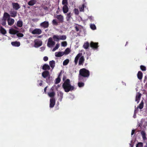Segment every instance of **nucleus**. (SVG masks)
Segmentation results:
<instances>
[{"mask_svg": "<svg viewBox=\"0 0 147 147\" xmlns=\"http://www.w3.org/2000/svg\"><path fill=\"white\" fill-rule=\"evenodd\" d=\"M90 75L89 71L85 68L80 69L78 76V79L80 81H85L86 78H88Z\"/></svg>", "mask_w": 147, "mask_h": 147, "instance_id": "obj_1", "label": "nucleus"}, {"mask_svg": "<svg viewBox=\"0 0 147 147\" xmlns=\"http://www.w3.org/2000/svg\"><path fill=\"white\" fill-rule=\"evenodd\" d=\"M63 88L66 92H68L70 91H72L74 89V87L70 84V82L69 79H67L64 81L62 85Z\"/></svg>", "mask_w": 147, "mask_h": 147, "instance_id": "obj_2", "label": "nucleus"}, {"mask_svg": "<svg viewBox=\"0 0 147 147\" xmlns=\"http://www.w3.org/2000/svg\"><path fill=\"white\" fill-rule=\"evenodd\" d=\"M34 47L37 48L41 46L42 44V40L39 39H36L34 40Z\"/></svg>", "mask_w": 147, "mask_h": 147, "instance_id": "obj_3", "label": "nucleus"}, {"mask_svg": "<svg viewBox=\"0 0 147 147\" xmlns=\"http://www.w3.org/2000/svg\"><path fill=\"white\" fill-rule=\"evenodd\" d=\"M55 42L53 41V38L51 37H50L48 40L47 43V46L49 47H51L55 44Z\"/></svg>", "mask_w": 147, "mask_h": 147, "instance_id": "obj_4", "label": "nucleus"}, {"mask_svg": "<svg viewBox=\"0 0 147 147\" xmlns=\"http://www.w3.org/2000/svg\"><path fill=\"white\" fill-rule=\"evenodd\" d=\"M90 47L94 50H97L98 47V43L91 42L90 44Z\"/></svg>", "mask_w": 147, "mask_h": 147, "instance_id": "obj_5", "label": "nucleus"}, {"mask_svg": "<svg viewBox=\"0 0 147 147\" xmlns=\"http://www.w3.org/2000/svg\"><path fill=\"white\" fill-rule=\"evenodd\" d=\"M49 25L48 22L45 21L40 24L41 26L44 28H47L49 27Z\"/></svg>", "mask_w": 147, "mask_h": 147, "instance_id": "obj_6", "label": "nucleus"}, {"mask_svg": "<svg viewBox=\"0 0 147 147\" xmlns=\"http://www.w3.org/2000/svg\"><path fill=\"white\" fill-rule=\"evenodd\" d=\"M42 32L41 30L40 29L36 28L32 31V33L34 34H40Z\"/></svg>", "mask_w": 147, "mask_h": 147, "instance_id": "obj_7", "label": "nucleus"}, {"mask_svg": "<svg viewBox=\"0 0 147 147\" xmlns=\"http://www.w3.org/2000/svg\"><path fill=\"white\" fill-rule=\"evenodd\" d=\"M55 18L58 20L59 23H62L63 22V16L61 15H57Z\"/></svg>", "mask_w": 147, "mask_h": 147, "instance_id": "obj_8", "label": "nucleus"}, {"mask_svg": "<svg viewBox=\"0 0 147 147\" xmlns=\"http://www.w3.org/2000/svg\"><path fill=\"white\" fill-rule=\"evenodd\" d=\"M82 53H79L76 57L74 59V63L75 65H76L78 63V61L80 57L82 55Z\"/></svg>", "mask_w": 147, "mask_h": 147, "instance_id": "obj_9", "label": "nucleus"}, {"mask_svg": "<svg viewBox=\"0 0 147 147\" xmlns=\"http://www.w3.org/2000/svg\"><path fill=\"white\" fill-rule=\"evenodd\" d=\"M12 4L13 8L15 10H18L20 8L19 5L17 3H13Z\"/></svg>", "mask_w": 147, "mask_h": 147, "instance_id": "obj_10", "label": "nucleus"}, {"mask_svg": "<svg viewBox=\"0 0 147 147\" xmlns=\"http://www.w3.org/2000/svg\"><path fill=\"white\" fill-rule=\"evenodd\" d=\"M42 76L44 78H46L48 76H50L49 72L48 71H45L42 73Z\"/></svg>", "mask_w": 147, "mask_h": 147, "instance_id": "obj_11", "label": "nucleus"}, {"mask_svg": "<svg viewBox=\"0 0 147 147\" xmlns=\"http://www.w3.org/2000/svg\"><path fill=\"white\" fill-rule=\"evenodd\" d=\"M84 61V57L82 56H81L80 57L79 59V61L78 64L79 65H83Z\"/></svg>", "mask_w": 147, "mask_h": 147, "instance_id": "obj_12", "label": "nucleus"}, {"mask_svg": "<svg viewBox=\"0 0 147 147\" xmlns=\"http://www.w3.org/2000/svg\"><path fill=\"white\" fill-rule=\"evenodd\" d=\"M64 54L63 51L56 52L55 53V55L56 57H59L62 56Z\"/></svg>", "mask_w": 147, "mask_h": 147, "instance_id": "obj_13", "label": "nucleus"}, {"mask_svg": "<svg viewBox=\"0 0 147 147\" xmlns=\"http://www.w3.org/2000/svg\"><path fill=\"white\" fill-rule=\"evenodd\" d=\"M18 32L19 31L18 30L13 28H11L9 30V33L11 34H15Z\"/></svg>", "mask_w": 147, "mask_h": 147, "instance_id": "obj_14", "label": "nucleus"}, {"mask_svg": "<svg viewBox=\"0 0 147 147\" xmlns=\"http://www.w3.org/2000/svg\"><path fill=\"white\" fill-rule=\"evenodd\" d=\"M11 44V45L14 47H18L20 46V42L17 41L12 42Z\"/></svg>", "mask_w": 147, "mask_h": 147, "instance_id": "obj_15", "label": "nucleus"}, {"mask_svg": "<svg viewBox=\"0 0 147 147\" xmlns=\"http://www.w3.org/2000/svg\"><path fill=\"white\" fill-rule=\"evenodd\" d=\"M11 17H15L17 15V12L14 11H11L9 12Z\"/></svg>", "mask_w": 147, "mask_h": 147, "instance_id": "obj_16", "label": "nucleus"}, {"mask_svg": "<svg viewBox=\"0 0 147 147\" xmlns=\"http://www.w3.org/2000/svg\"><path fill=\"white\" fill-rule=\"evenodd\" d=\"M68 10L67 5H64L63 7V10L64 13H66L68 11Z\"/></svg>", "mask_w": 147, "mask_h": 147, "instance_id": "obj_17", "label": "nucleus"}, {"mask_svg": "<svg viewBox=\"0 0 147 147\" xmlns=\"http://www.w3.org/2000/svg\"><path fill=\"white\" fill-rule=\"evenodd\" d=\"M8 25L11 26L13 24L14 22V20L12 18H9L7 20Z\"/></svg>", "mask_w": 147, "mask_h": 147, "instance_id": "obj_18", "label": "nucleus"}, {"mask_svg": "<svg viewBox=\"0 0 147 147\" xmlns=\"http://www.w3.org/2000/svg\"><path fill=\"white\" fill-rule=\"evenodd\" d=\"M36 2V0H31L28 2V4L30 6H33L35 4Z\"/></svg>", "mask_w": 147, "mask_h": 147, "instance_id": "obj_19", "label": "nucleus"}, {"mask_svg": "<svg viewBox=\"0 0 147 147\" xmlns=\"http://www.w3.org/2000/svg\"><path fill=\"white\" fill-rule=\"evenodd\" d=\"M55 100L53 99H50V107L51 108L53 107L55 105Z\"/></svg>", "mask_w": 147, "mask_h": 147, "instance_id": "obj_20", "label": "nucleus"}, {"mask_svg": "<svg viewBox=\"0 0 147 147\" xmlns=\"http://www.w3.org/2000/svg\"><path fill=\"white\" fill-rule=\"evenodd\" d=\"M0 32L3 35H5L7 33L6 30L2 26L0 27Z\"/></svg>", "mask_w": 147, "mask_h": 147, "instance_id": "obj_21", "label": "nucleus"}, {"mask_svg": "<svg viewBox=\"0 0 147 147\" xmlns=\"http://www.w3.org/2000/svg\"><path fill=\"white\" fill-rule=\"evenodd\" d=\"M42 69L44 70H49L50 69L49 66L47 64H45L42 66Z\"/></svg>", "mask_w": 147, "mask_h": 147, "instance_id": "obj_22", "label": "nucleus"}, {"mask_svg": "<svg viewBox=\"0 0 147 147\" xmlns=\"http://www.w3.org/2000/svg\"><path fill=\"white\" fill-rule=\"evenodd\" d=\"M138 78L139 80H141L142 78L143 74L142 72L141 71H139L138 72L137 74Z\"/></svg>", "mask_w": 147, "mask_h": 147, "instance_id": "obj_23", "label": "nucleus"}, {"mask_svg": "<svg viewBox=\"0 0 147 147\" xmlns=\"http://www.w3.org/2000/svg\"><path fill=\"white\" fill-rule=\"evenodd\" d=\"M49 64L50 66L52 69L54 67L55 65V62L54 61H50L49 62Z\"/></svg>", "mask_w": 147, "mask_h": 147, "instance_id": "obj_24", "label": "nucleus"}, {"mask_svg": "<svg viewBox=\"0 0 147 147\" xmlns=\"http://www.w3.org/2000/svg\"><path fill=\"white\" fill-rule=\"evenodd\" d=\"M53 38L55 41H58L59 40V36L58 35H55L53 36Z\"/></svg>", "mask_w": 147, "mask_h": 147, "instance_id": "obj_25", "label": "nucleus"}, {"mask_svg": "<svg viewBox=\"0 0 147 147\" xmlns=\"http://www.w3.org/2000/svg\"><path fill=\"white\" fill-rule=\"evenodd\" d=\"M79 82L78 83V85L79 87H82L84 86V81H80L79 80H78Z\"/></svg>", "mask_w": 147, "mask_h": 147, "instance_id": "obj_26", "label": "nucleus"}, {"mask_svg": "<svg viewBox=\"0 0 147 147\" xmlns=\"http://www.w3.org/2000/svg\"><path fill=\"white\" fill-rule=\"evenodd\" d=\"M17 26L19 27H22L23 26L22 21L21 20H19L17 22Z\"/></svg>", "mask_w": 147, "mask_h": 147, "instance_id": "obj_27", "label": "nucleus"}, {"mask_svg": "<svg viewBox=\"0 0 147 147\" xmlns=\"http://www.w3.org/2000/svg\"><path fill=\"white\" fill-rule=\"evenodd\" d=\"M141 96V94L139 93L138 95H137L136 96V101L138 102L140 99V98Z\"/></svg>", "mask_w": 147, "mask_h": 147, "instance_id": "obj_28", "label": "nucleus"}, {"mask_svg": "<svg viewBox=\"0 0 147 147\" xmlns=\"http://www.w3.org/2000/svg\"><path fill=\"white\" fill-rule=\"evenodd\" d=\"M61 72L60 74H59L58 77L56 79L55 84H58L61 81V79L59 77V76L61 75Z\"/></svg>", "mask_w": 147, "mask_h": 147, "instance_id": "obj_29", "label": "nucleus"}, {"mask_svg": "<svg viewBox=\"0 0 147 147\" xmlns=\"http://www.w3.org/2000/svg\"><path fill=\"white\" fill-rule=\"evenodd\" d=\"M89 46V44L88 42H87L86 43H84L83 45V47L85 49H87L88 48Z\"/></svg>", "mask_w": 147, "mask_h": 147, "instance_id": "obj_30", "label": "nucleus"}, {"mask_svg": "<svg viewBox=\"0 0 147 147\" xmlns=\"http://www.w3.org/2000/svg\"><path fill=\"white\" fill-rule=\"evenodd\" d=\"M10 17V15L7 13L5 12L4 13L3 18L4 19H5V20L7 18H9Z\"/></svg>", "mask_w": 147, "mask_h": 147, "instance_id": "obj_31", "label": "nucleus"}, {"mask_svg": "<svg viewBox=\"0 0 147 147\" xmlns=\"http://www.w3.org/2000/svg\"><path fill=\"white\" fill-rule=\"evenodd\" d=\"M59 36V39L60 40H65L66 39L67 37L66 35H60Z\"/></svg>", "mask_w": 147, "mask_h": 147, "instance_id": "obj_32", "label": "nucleus"}, {"mask_svg": "<svg viewBox=\"0 0 147 147\" xmlns=\"http://www.w3.org/2000/svg\"><path fill=\"white\" fill-rule=\"evenodd\" d=\"M86 7L85 6L84 4H82L81 6H80L79 7V9L80 11H84V7Z\"/></svg>", "mask_w": 147, "mask_h": 147, "instance_id": "obj_33", "label": "nucleus"}, {"mask_svg": "<svg viewBox=\"0 0 147 147\" xmlns=\"http://www.w3.org/2000/svg\"><path fill=\"white\" fill-rule=\"evenodd\" d=\"M70 52V49L69 48H67L65 50L64 52H63V53H64V54H68Z\"/></svg>", "mask_w": 147, "mask_h": 147, "instance_id": "obj_34", "label": "nucleus"}, {"mask_svg": "<svg viewBox=\"0 0 147 147\" xmlns=\"http://www.w3.org/2000/svg\"><path fill=\"white\" fill-rule=\"evenodd\" d=\"M49 96L51 97H53L55 95V93L54 92H51L48 93Z\"/></svg>", "mask_w": 147, "mask_h": 147, "instance_id": "obj_35", "label": "nucleus"}, {"mask_svg": "<svg viewBox=\"0 0 147 147\" xmlns=\"http://www.w3.org/2000/svg\"><path fill=\"white\" fill-rule=\"evenodd\" d=\"M69 62V60L68 59L65 60L63 62V65H67Z\"/></svg>", "mask_w": 147, "mask_h": 147, "instance_id": "obj_36", "label": "nucleus"}, {"mask_svg": "<svg viewBox=\"0 0 147 147\" xmlns=\"http://www.w3.org/2000/svg\"><path fill=\"white\" fill-rule=\"evenodd\" d=\"M52 24L53 25L57 26L58 25V23L56 21V19H54L53 20L52 22Z\"/></svg>", "mask_w": 147, "mask_h": 147, "instance_id": "obj_37", "label": "nucleus"}, {"mask_svg": "<svg viewBox=\"0 0 147 147\" xmlns=\"http://www.w3.org/2000/svg\"><path fill=\"white\" fill-rule=\"evenodd\" d=\"M143 106L144 103L142 101L139 104V105L138 107V108L140 109H141L143 108Z\"/></svg>", "mask_w": 147, "mask_h": 147, "instance_id": "obj_38", "label": "nucleus"}, {"mask_svg": "<svg viewBox=\"0 0 147 147\" xmlns=\"http://www.w3.org/2000/svg\"><path fill=\"white\" fill-rule=\"evenodd\" d=\"M71 15L70 13H68L67 14V16L66 18V19L67 20V21H68L70 20V18L71 17Z\"/></svg>", "mask_w": 147, "mask_h": 147, "instance_id": "obj_39", "label": "nucleus"}, {"mask_svg": "<svg viewBox=\"0 0 147 147\" xmlns=\"http://www.w3.org/2000/svg\"><path fill=\"white\" fill-rule=\"evenodd\" d=\"M59 47V44L57 43L56 44L55 47L53 49L52 51H54L58 49Z\"/></svg>", "mask_w": 147, "mask_h": 147, "instance_id": "obj_40", "label": "nucleus"}, {"mask_svg": "<svg viewBox=\"0 0 147 147\" xmlns=\"http://www.w3.org/2000/svg\"><path fill=\"white\" fill-rule=\"evenodd\" d=\"M143 144L142 142H138L136 145V147H143Z\"/></svg>", "mask_w": 147, "mask_h": 147, "instance_id": "obj_41", "label": "nucleus"}, {"mask_svg": "<svg viewBox=\"0 0 147 147\" xmlns=\"http://www.w3.org/2000/svg\"><path fill=\"white\" fill-rule=\"evenodd\" d=\"M91 28L93 30H95L96 29V27L94 24H91L90 25Z\"/></svg>", "mask_w": 147, "mask_h": 147, "instance_id": "obj_42", "label": "nucleus"}, {"mask_svg": "<svg viewBox=\"0 0 147 147\" xmlns=\"http://www.w3.org/2000/svg\"><path fill=\"white\" fill-rule=\"evenodd\" d=\"M140 68L143 71H145L146 70V67L143 65H141L140 66Z\"/></svg>", "mask_w": 147, "mask_h": 147, "instance_id": "obj_43", "label": "nucleus"}, {"mask_svg": "<svg viewBox=\"0 0 147 147\" xmlns=\"http://www.w3.org/2000/svg\"><path fill=\"white\" fill-rule=\"evenodd\" d=\"M62 4L63 5H68V2L67 0H63L62 1Z\"/></svg>", "mask_w": 147, "mask_h": 147, "instance_id": "obj_44", "label": "nucleus"}, {"mask_svg": "<svg viewBox=\"0 0 147 147\" xmlns=\"http://www.w3.org/2000/svg\"><path fill=\"white\" fill-rule=\"evenodd\" d=\"M17 36L18 37H22L24 36V34L21 33H18L16 34Z\"/></svg>", "mask_w": 147, "mask_h": 147, "instance_id": "obj_45", "label": "nucleus"}, {"mask_svg": "<svg viewBox=\"0 0 147 147\" xmlns=\"http://www.w3.org/2000/svg\"><path fill=\"white\" fill-rule=\"evenodd\" d=\"M67 42L65 41L61 42V45L62 46L65 47L67 45Z\"/></svg>", "mask_w": 147, "mask_h": 147, "instance_id": "obj_46", "label": "nucleus"}, {"mask_svg": "<svg viewBox=\"0 0 147 147\" xmlns=\"http://www.w3.org/2000/svg\"><path fill=\"white\" fill-rule=\"evenodd\" d=\"M74 11L76 15H78L79 14V12L78 10V9H74Z\"/></svg>", "mask_w": 147, "mask_h": 147, "instance_id": "obj_47", "label": "nucleus"}, {"mask_svg": "<svg viewBox=\"0 0 147 147\" xmlns=\"http://www.w3.org/2000/svg\"><path fill=\"white\" fill-rule=\"evenodd\" d=\"M50 76H49L46 79V81L47 83H50Z\"/></svg>", "mask_w": 147, "mask_h": 147, "instance_id": "obj_48", "label": "nucleus"}, {"mask_svg": "<svg viewBox=\"0 0 147 147\" xmlns=\"http://www.w3.org/2000/svg\"><path fill=\"white\" fill-rule=\"evenodd\" d=\"M138 111H134V113L133 116L134 118H135L136 117V114L137 113Z\"/></svg>", "mask_w": 147, "mask_h": 147, "instance_id": "obj_49", "label": "nucleus"}, {"mask_svg": "<svg viewBox=\"0 0 147 147\" xmlns=\"http://www.w3.org/2000/svg\"><path fill=\"white\" fill-rule=\"evenodd\" d=\"M48 59V58L47 56H45L43 57V60L45 61H47Z\"/></svg>", "mask_w": 147, "mask_h": 147, "instance_id": "obj_50", "label": "nucleus"}, {"mask_svg": "<svg viewBox=\"0 0 147 147\" xmlns=\"http://www.w3.org/2000/svg\"><path fill=\"white\" fill-rule=\"evenodd\" d=\"M76 30L77 32H78L79 30V27L78 26H76L75 27Z\"/></svg>", "mask_w": 147, "mask_h": 147, "instance_id": "obj_51", "label": "nucleus"}, {"mask_svg": "<svg viewBox=\"0 0 147 147\" xmlns=\"http://www.w3.org/2000/svg\"><path fill=\"white\" fill-rule=\"evenodd\" d=\"M59 94H60V97L61 98H63V93L62 92H59Z\"/></svg>", "mask_w": 147, "mask_h": 147, "instance_id": "obj_52", "label": "nucleus"}, {"mask_svg": "<svg viewBox=\"0 0 147 147\" xmlns=\"http://www.w3.org/2000/svg\"><path fill=\"white\" fill-rule=\"evenodd\" d=\"M142 124L141 123H139L138 124V128H139L140 129H141V126H142Z\"/></svg>", "mask_w": 147, "mask_h": 147, "instance_id": "obj_53", "label": "nucleus"}, {"mask_svg": "<svg viewBox=\"0 0 147 147\" xmlns=\"http://www.w3.org/2000/svg\"><path fill=\"white\" fill-rule=\"evenodd\" d=\"M135 131V129L132 130V131H131V135H133L134 134Z\"/></svg>", "mask_w": 147, "mask_h": 147, "instance_id": "obj_54", "label": "nucleus"}, {"mask_svg": "<svg viewBox=\"0 0 147 147\" xmlns=\"http://www.w3.org/2000/svg\"><path fill=\"white\" fill-rule=\"evenodd\" d=\"M6 24V23L5 20L3 22H2V24L3 26H5V25Z\"/></svg>", "mask_w": 147, "mask_h": 147, "instance_id": "obj_55", "label": "nucleus"}, {"mask_svg": "<svg viewBox=\"0 0 147 147\" xmlns=\"http://www.w3.org/2000/svg\"><path fill=\"white\" fill-rule=\"evenodd\" d=\"M66 76H64L63 77V81H65L66 80Z\"/></svg>", "mask_w": 147, "mask_h": 147, "instance_id": "obj_56", "label": "nucleus"}, {"mask_svg": "<svg viewBox=\"0 0 147 147\" xmlns=\"http://www.w3.org/2000/svg\"><path fill=\"white\" fill-rule=\"evenodd\" d=\"M47 87H48V86H46L45 88L44 89V91L45 92V93H46V90H47Z\"/></svg>", "mask_w": 147, "mask_h": 147, "instance_id": "obj_57", "label": "nucleus"}, {"mask_svg": "<svg viewBox=\"0 0 147 147\" xmlns=\"http://www.w3.org/2000/svg\"><path fill=\"white\" fill-rule=\"evenodd\" d=\"M41 82L39 84V85L40 86H41L42 85V80H41L40 81Z\"/></svg>", "mask_w": 147, "mask_h": 147, "instance_id": "obj_58", "label": "nucleus"}, {"mask_svg": "<svg viewBox=\"0 0 147 147\" xmlns=\"http://www.w3.org/2000/svg\"><path fill=\"white\" fill-rule=\"evenodd\" d=\"M41 36H38V38H41Z\"/></svg>", "mask_w": 147, "mask_h": 147, "instance_id": "obj_59", "label": "nucleus"}, {"mask_svg": "<svg viewBox=\"0 0 147 147\" xmlns=\"http://www.w3.org/2000/svg\"><path fill=\"white\" fill-rule=\"evenodd\" d=\"M144 147H147V145L146 144V145Z\"/></svg>", "mask_w": 147, "mask_h": 147, "instance_id": "obj_60", "label": "nucleus"}, {"mask_svg": "<svg viewBox=\"0 0 147 147\" xmlns=\"http://www.w3.org/2000/svg\"><path fill=\"white\" fill-rule=\"evenodd\" d=\"M56 13H58V11H57L56 12Z\"/></svg>", "mask_w": 147, "mask_h": 147, "instance_id": "obj_61", "label": "nucleus"}, {"mask_svg": "<svg viewBox=\"0 0 147 147\" xmlns=\"http://www.w3.org/2000/svg\"><path fill=\"white\" fill-rule=\"evenodd\" d=\"M130 146L131 145V144H130Z\"/></svg>", "mask_w": 147, "mask_h": 147, "instance_id": "obj_62", "label": "nucleus"}, {"mask_svg": "<svg viewBox=\"0 0 147 147\" xmlns=\"http://www.w3.org/2000/svg\"><path fill=\"white\" fill-rule=\"evenodd\" d=\"M127 42H126V44H127Z\"/></svg>", "mask_w": 147, "mask_h": 147, "instance_id": "obj_63", "label": "nucleus"}]
</instances>
